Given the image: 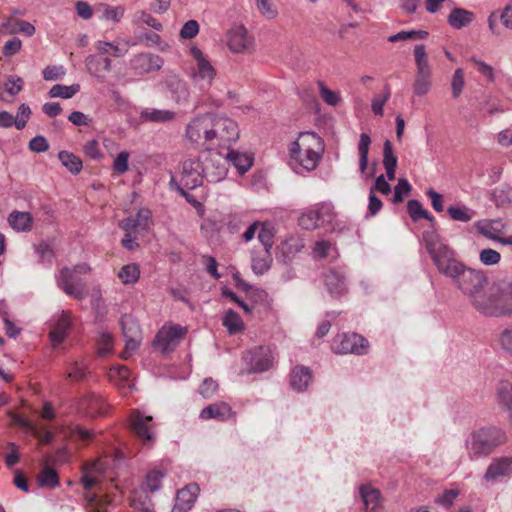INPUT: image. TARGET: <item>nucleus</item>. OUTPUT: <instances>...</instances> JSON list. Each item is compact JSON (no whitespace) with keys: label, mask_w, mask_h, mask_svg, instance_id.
<instances>
[{"label":"nucleus","mask_w":512,"mask_h":512,"mask_svg":"<svg viewBox=\"0 0 512 512\" xmlns=\"http://www.w3.org/2000/svg\"><path fill=\"white\" fill-rule=\"evenodd\" d=\"M423 241L438 271L457 287L470 267L459 261L455 252L434 231H425Z\"/></svg>","instance_id":"obj_1"},{"label":"nucleus","mask_w":512,"mask_h":512,"mask_svg":"<svg viewBox=\"0 0 512 512\" xmlns=\"http://www.w3.org/2000/svg\"><path fill=\"white\" fill-rule=\"evenodd\" d=\"M325 147L321 137L314 132H301L289 147L290 164L296 172L313 171L319 164Z\"/></svg>","instance_id":"obj_2"},{"label":"nucleus","mask_w":512,"mask_h":512,"mask_svg":"<svg viewBox=\"0 0 512 512\" xmlns=\"http://www.w3.org/2000/svg\"><path fill=\"white\" fill-rule=\"evenodd\" d=\"M470 303L485 316L500 317L512 314V308L503 302L501 289L496 285L481 289Z\"/></svg>","instance_id":"obj_3"},{"label":"nucleus","mask_w":512,"mask_h":512,"mask_svg":"<svg viewBox=\"0 0 512 512\" xmlns=\"http://www.w3.org/2000/svg\"><path fill=\"white\" fill-rule=\"evenodd\" d=\"M506 441V432L501 428L484 427L473 433L470 449L476 455H488Z\"/></svg>","instance_id":"obj_4"},{"label":"nucleus","mask_w":512,"mask_h":512,"mask_svg":"<svg viewBox=\"0 0 512 512\" xmlns=\"http://www.w3.org/2000/svg\"><path fill=\"white\" fill-rule=\"evenodd\" d=\"M122 459L123 457L116 453L112 455H106L92 463L86 464L83 467V475L81 478L84 489L91 490L96 484L100 482V478L105 473V471L108 469L117 468Z\"/></svg>","instance_id":"obj_5"},{"label":"nucleus","mask_w":512,"mask_h":512,"mask_svg":"<svg viewBox=\"0 0 512 512\" xmlns=\"http://www.w3.org/2000/svg\"><path fill=\"white\" fill-rule=\"evenodd\" d=\"M414 56L416 64V75L413 82V92L416 96H425L429 93L432 86V70L428 62L427 53L424 45L414 47Z\"/></svg>","instance_id":"obj_6"},{"label":"nucleus","mask_w":512,"mask_h":512,"mask_svg":"<svg viewBox=\"0 0 512 512\" xmlns=\"http://www.w3.org/2000/svg\"><path fill=\"white\" fill-rule=\"evenodd\" d=\"M239 138V129L235 121L227 117L212 114L211 148L215 145H226Z\"/></svg>","instance_id":"obj_7"},{"label":"nucleus","mask_w":512,"mask_h":512,"mask_svg":"<svg viewBox=\"0 0 512 512\" xmlns=\"http://www.w3.org/2000/svg\"><path fill=\"white\" fill-rule=\"evenodd\" d=\"M212 114L195 117L186 127V139L192 144L211 149Z\"/></svg>","instance_id":"obj_8"},{"label":"nucleus","mask_w":512,"mask_h":512,"mask_svg":"<svg viewBox=\"0 0 512 512\" xmlns=\"http://www.w3.org/2000/svg\"><path fill=\"white\" fill-rule=\"evenodd\" d=\"M120 326L125 338V349L120 356L127 360L139 348L142 341V332L137 320L129 314L121 317Z\"/></svg>","instance_id":"obj_9"},{"label":"nucleus","mask_w":512,"mask_h":512,"mask_svg":"<svg viewBox=\"0 0 512 512\" xmlns=\"http://www.w3.org/2000/svg\"><path fill=\"white\" fill-rule=\"evenodd\" d=\"M202 169L205 178L209 182H219L223 180L228 172V159L220 152H209L202 162Z\"/></svg>","instance_id":"obj_10"},{"label":"nucleus","mask_w":512,"mask_h":512,"mask_svg":"<svg viewBox=\"0 0 512 512\" xmlns=\"http://www.w3.org/2000/svg\"><path fill=\"white\" fill-rule=\"evenodd\" d=\"M57 283L67 295L75 299H83L87 295L86 283L82 278L75 275L70 268L61 269L57 277Z\"/></svg>","instance_id":"obj_11"},{"label":"nucleus","mask_w":512,"mask_h":512,"mask_svg":"<svg viewBox=\"0 0 512 512\" xmlns=\"http://www.w3.org/2000/svg\"><path fill=\"white\" fill-rule=\"evenodd\" d=\"M187 329L180 325L174 324L163 326L154 339V346L159 348L162 353L171 352L179 341L185 336Z\"/></svg>","instance_id":"obj_12"},{"label":"nucleus","mask_w":512,"mask_h":512,"mask_svg":"<svg viewBox=\"0 0 512 512\" xmlns=\"http://www.w3.org/2000/svg\"><path fill=\"white\" fill-rule=\"evenodd\" d=\"M333 349L339 354L363 355L367 353L368 341L357 333H345L335 339Z\"/></svg>","instance_id":"obj_13"},{"label":"nucleus","mask_w":512,"mask_h":512,"mask_svg":"<svg viewBox=\"0 0 512 512\" xmlns=\"http://www.w3.org/2000/svg\"><path fill=\"white\" fill-rule=\"evenodd\" d=\"M204 172L202 162L198 159H187L182 163L180 187L188 190L195 189L202 185Z\"/></svg>","instance_id":"obj_14"},{"label":"nucleus","mask_w":512,"mask_h":512,"mask_svg":"<svg viewBox=\"0 0 512 512\" xmlns=\"http://www.w3.org/2000/svg\"><path fill=\"white\" fill-rule=\"evenodd\" d=\"M486 285L487 277L484 272L469 268L462 277L457 289L471 300L481 289L486 287Z\"/></svg>","instance_id":"obj_15"},{"label":"nucleus","mask_w":512,"mask_h":512,"mask_svg":"<svg viewBox=\"0 0 512 512\" xmlns=\"http://www.w3.org/2000/svg\"><path fill=\"white\" fill-rule=\"evenodd\" d=\"M245 360L250 366L249 373H257L268 370L272 366L274 357L270 347L260 346L253 351H249Z\"/></svg>","instance_id":"obj_16"},{"label":"nucleus","mask_w":512,"mask_h":512,"mask_svg":"<svg viewBox=\"0 0 512 512\" xmlns=\"http://www.w3.org/2000/svg\"><path fill=\"white\" fill-rule=\"evenodd\" d=\"M512 476V457L502 456L494 458L489 464L485 474L484 480L489 483H495L503 478Z\"/></svg>","instance_id":"obj_17"},{"label":"nucleus","mask_w":512,"mask_h":512,"mask_svg":"<svg viewBox=\"0 0 512 512\" xmlns=\"http://www.w3.org/2000/svg\"><path fill=\"white\" fill-rule=\"evenodd\" d=\"M151 420V416H145L139 411H134L130 416L133 432L143 442V444L149 446L154 443V433L152 431V426L149 424Z\"/></svg>","instance_id":"obj_18"},{"label":"nucleus","mask_w":512,"mask_h":512,"mask_svg":"<svg viewBox=\"0 0 512 512\" xmlns=\"http://www.w3.org/2000/svg\"><path fill=\"white\" fill-rule=\"evenodd\" d=\"M163 64L164 61L159 55L150 53L137 54L130 61L131 68L139 75L160 70Z\"/></svg>","instance_id":"obj_19"},{"label":"nucleus","mask_w":512,"mask_h":512,"mask_svg":"<svg viewBox=\"0 0 512 512\" xmlns=\"http://www.w3.org/2000/svg\"><path fill=\"white\" fill-rule=\"evenodd\" d=\"M190 53L197 62V70L193 74L194 80H203L210 85L215 77V70L213 66L198 47H192L190 49Z\"/></svg>","instance_id":"obj_20"},{"label":"nucleus","mask_w":512,"mask_h":512,"mask_svg":"<svg viewBox=\"0 0 512 512\" xmlns=\"http://www.w3.org/2000/svg\"><path fill=\"white\" fill-rule=\"evenodd\" d=\"M253 43V39L248 35L243 25H238L229 31L228 46L231 51L241 53L247 51Z\"/></svg>","instance_id":"obj_21"},{"label":"nucleus","mask_w":512,"mask_h":512,"mask_svg":"<svg viewBox=\"0 0 512 512\" xmlns=\"http://www.w3.org/2000/svg\"><path fill=\"white\" fill-rule=\"evenodd\" d=\"M199 490L200 489L197 484H189L185 488L179 490L172 512H187L190 510L196 500Z\"/></svg>","instance_id":"obj_22"},{"label":"nucleus","mask_w":512,"mask_h":512,"mask_svg":"<svg viewBox=\"0 0 512 512\" xmlns=\"http://www.w3.org/2000/svg\"><path fill=\"white\" fill-rule=\"evenodd\" d=\"M165 87L171 93V97L178 104H185L188 102L190 92L186 82L176 75H171L164 80Z\"/></svg>","instance_id":"obj_23"},{"label":"nucleus","mask_w":512,"mask_h":512,"mask_svg":"<svg viewBox=\"0 0 512 512\" xmlns=\"http://www.w3.org/2000/svg\"><path fill=\"white\" fill-rule=\"evenodd\" d=\"M498 406L507 413V420L512 424V383L501 381L496 388Z\"/></svg>","instance_id":"obj_24"},{"label":"nucleus","mask_w":512,"mask_h":512,"mask_svg":"<svg viewBox=\"0 0 512 512\" xmlns=\"http://www.w3.org/2000/svg\"><path fill=\"white\" fill-rule=\"evenodd\" d=\"M151 211L149 209H140L135 217H128L121 221V228L125 231H144L150 225Z\"/></svg>","instance_id":"obj_25"},{"label":"nucleus","mask_w":512,"mask_h":512,"mask_svg":"<svg viewBox=\"0 0 512 512\" xmlns=\"http://www.w3.org/2000/svg\"><path fill=\"white\" fill-rule=\"evenodd\" d=\"M70 326V314L63 311L56 319L55 323L53 324V329L49 334L53 346H57L65 340Z\"/></svg>","instance_id":"obj_26"},{"label":"nucleus","mask_w":512,"mask_h":512,"mask_svg":"<svg viewBox=\"0 0 512 512\" xmlns=\"http://www.w3.org/2000/svg\"><path fill=\"white\" fill-rule=\"evenodd\" d=\"M370 145H371L370 136L366 133L360 134V139L358 142L359 170L365 178L374 177V175H375V169L368 171V163H369L368 156H369Z\"/></svg>","instance_id":"obj_27"},{"label":"nucleus","mask_w":512,"mask_h":512,"mask_svg":"<svg viewBox=\"0 0 512 512\" xmlns=\"http://www.w3.org/2000/svg\"><path fill=\"white\" fill-rule=\"evenodd\" d=\"M325 285L329 293L339 297L346 292L345 276L336 270H329L324 277Z\"/></svg>","instance_id":"obj_28"},{"label":"nucleus","mask_w":512,"mask_h":512,"mask_svg":"<svg viewBox=\"0 0 512 512\" xmlns=\"http://www.w3.org/2000/svg\"><path fill=\"white\" fill-rule=\"evenodd\" d=\"M80 408L84 410L89 416L95 417L104 414L105 403L104 400L94 393L86 394L79 403Z\"/></svg>","instance_id":"obj_29"},{"label":"nucleus","mask_w":512,"mask_h":512,"mask_svg":"<svg viewBox=\"0 0 512 512\" xmlns=\"http://www.w3.org/2000/svg\"><path fill=\"white\" fill-rule=\"evenodd\" d=\"M360 495L364 503L365 512H378L381 507V496L379 490L370 485L360 487Z\"/></svg>","instance_id":"obj_30"},{"label":"nucleus","mask_w":512,"mask_h":512,"mask_svg":"<svg viewBox=\"0 0 512 512\" xmlns=\"http://www.w3.org/2000/svg\"><path fill=\"white\" fill-rule=\"evenodd\" d=\"M311 379V370L308 367L296 366L290 375V385L294 390L302 392L308 387Z\"/></svg>","instance_id":"obj_31"},{"label":"nucleus","mask_w":512,"mask_h":512,"mask_svg":"<svg viewBox=\"0 0 512 512\" xmlns=\"http://www.w3.org/2000/svg\"><path fill=\"white\" fill-rule=\"evenodd\" d=\"M230 413V406L224 402H220L210 404L207 407H205L200 413V418L205 420L218 419L222 421L228 418Z\"/></svg>","instance_id":"obj_32"},{"label":"nucleus","mask_w":512,"mask_h":512,"mask_svg":"<svg viewBox=\"0 0 512 512\" xmlns=\"http://www.w3.org/2000/svg\"><path fill=\"white\" fill-rule=\"evenodd\" d=\"M474 14L463 8H454L448 15L447 22L454 29H462L472 23Z\"/></svg>","instance_id":"obj_33"},{"label":"nucleus","mask_w":512,"mask_h":512,"mask_svg":"<svg viewBox=\"0 0 512 512\" xmlns=\"http://www.w3.org/2000/svg\"><path fill=\"white\" fill-rule=\"evenodd\" d=\"M383 166L386 170L387 178L393 181L396 177L397 157L389 140H386L383 145Z\"/></svg>","instance_id":"obj_34"},{"label":"nucleus","mask_w":512,"mask_h":512,"mask_svg":"<svg viewBox=\"0 0 512 512\" xmlns=\"http://www.w3.org/2000/svg\"><path fill=\"white\" fill-rule=\"evenodd\" d=\"M85 65L88 71L96 77H102V73L111 70V60L109 58H99L94 55L86 57Z\"/></svg>","instance_id":"obj_35"},{"label":"nucleus","mask_w":512,"mask_h":512,"mask_svg":"<svg viewBox=\"0 0 512 512\" xmlns=\"http://www.w3.org/2000/svg\"><path fill=\"white\" fill-rule=\"evenodd\" d=\"M32 216L29 212L13 211L8 217L9 225L16 231L31 229Z\"/></svg>","instance_id":"obj_36"},{"label":"nucleus","mask_w":512,"mask_h":512,"mask_svg":"<svg viewBox=\"0 0 512 512\" xmlns=\"http://www.w3.org/2000/svg\"><path fill=\"white\" fill-rule=\"evenodd\" d=\"M226 158L228 159V164L231 162L240 174H244L248 171L253 164V158L250 155L234 150L227 153Z\"/></svg>","instance_id":"obj_37"},{"label":"nucleus","mask_w":512,"mask_h":512,"mask_svg":"<svg viewBox=\"0 0 512 512\" xmlns=\"http://www.w3.org/2000/svg\"><path fill=\"white\" fill-rule=\"evenodd\" d=\"M175 117V113L170 110H162V109H144L140 113V118L144 121L150 122H169L173 120Z\"/></svg>","instance_id":"obj_38"},{"label":"nucleus","mask_w":512,"mask_h":512,"mask_svg":"<svg viewBox=\"0 0 512 512\" xmlns=\"http://www.w3.org/2000/svg\"><path fill=\"white\" fill-rule=\"evenodd\" d=\"M223 326L228 330L229 334H237L244 330V323L240 315L232 309H229L223 319Z\"/></svg>","instance_id":"obj_39"},{"label":"nucleus","mask_w":512,"mask_h":512,"mask_svg":"<svg viewBox=\"0 0 512 512\" xmlns=\"http://www.w3.org/2000/svg\"><path fill=\"white\" fill-rule=\"evenodd\" d=\"M58 158L63 166H65L72 174H78L82 170L81 159L68 151H60Z\"/></svg>","instance_id":"obj_40"},{"label":"nucleus","mask_w":512,"mask_h":512,"mask_svg":"<svg viewBox=\"0 0 512 512\" xmlns=\"http://www.w3.org/2000/svg\"><path fill=\"white\" fill-rule=\"evenodd\" d=\"M407 210L413 221H418L421 218L427 219L431 223L435 218L429 214L418 200H410L407 204Z\"/></svg>","instance_id":"obj_41"},{"label":"nucleus","mask_w":512,"mask_h":512,"mask_svg":"<svg viewBox=\"0 0 512 512\" xmlns=\"http://www.w3.org/2000/svg\"><path fill=\"white\" fill-rule=\"evenodd\" d=\"M503 225L499 220H493L483 223L479 226V232L488 239L497 241L502 233Z\"/></svg>","instance_id":"obj_42"},{"label":"nucleus","mask_w":512,"mask_h":512,"mask_svg":"<svg viewBox=\"0 0 512 512\" xmlns=\"http://www.w3.org/2000/svg\"><path fill=\"white\" fill-rule=\"evenodd\" d=\"M447 213L454 221L469 222L475 215V212L466 206H450Z\"/></svg>","instance_id":"obj_43"},{"label":"nucleus","mask_w":512,"mask_h":512,"mask_svg":"<svg viewBox=\"0 0 512 512\" xmlns=\"http://www.w3.org/2000/svg\"><path fill=\"white\" fill-rule=\"evenodd\" d=\"M79 89V84H73L71 86L56 84L50 89L49 95L52 98L60 97L63 99H69L72 98L79 91Z\"/></svg>","instance_id":"obj_44"},{"label":"nucleus","mask_w":512,"mask_h":512,"mask_svg":"<svg viewBox=\"0 0 512 512\" xmlns=\"http://www.w3.org/2000/svg\"><path fill=\"white\" fill-rule=\"evenodd\" d=\"M428 37V32L425 30H410L400 31L391 35L388 38L390 42L406 41V40H423Z\"/></svg>","instance_id":"obj_45"},{"label":"nucleus","mask_w":512,"mask_h":512,"mask_svg":"<svg viewBox=\"0 0 512 512\" xmlns=\"http://www.w3.org/2000/svg\"><path fill=\"white\" fill-rule=\"evenodd\" d=\"M7 27L11 33H21L28 37L35 33V27L25 20L12 19L7 23Z\"/></svg>","instance_id":"obj_46"},{"label":"nucleus","mask_w":512,"mask_h":512,"mask_svg":"<svg viewBox=\"0 0 512 512\" xmlns=\"http://www.w3.org/2000/svg\"><path fill=\"white\" fill-rule=\"evenodd\" d=\"M261 230L258 233V240L264 246L265 253L268 254L273 246L274 228L269 223L261 224Z\"/></svg>","instance_id":"obj_47"},{"label":"nucleus","mask_w":512,"mask_h":512,"mask_svg":"<svg viewBox=\"0 0 512 512\" xmlns=\"http://www.w3.org/2000/svg\"><path fill=\"white\" fill-rule=\"evenodd\" d=\"M124 284L134 283L139 279L140 271L136 264H127L118 273Z\"/></svg>","instance_id":"obj_48"},{"label":"nucleus","mask_w":512,"mask_h":512,"mask_svg":"<svg viewBox=\"0 0 512 512\" xmlns=\"http://www.w3.org/2000/svg\"><path fill=\"white\" fill-rule=\"evenodd\" d=\"M299 225L305 230H315L321 227L316 210H309L299 218Z\"/></svg>","instance_id":"obj_49"},{"label":"nucleus","mask_w":512,"mask_h":512,"mask_svg":"<svg viewBox=\"0 0 512 512\" xmlns=\"http://www.w3.org/2000/svg\"><path fill=\"white\" fill-rule=\"evenodd\" d=\"M58 481L56 471L48 466H45L38 476L39 485L42 487H55L58 484Z\"/></svg>","instance_id":"obj_50"},{"label":"nucleus","mask_w":512,"mask_h":512,"mask_svg":"<svg viewBox=\"0 0 512 512\" xmlns=\"http://www.w3.org/2000/svg\"><path fill=\"white\" fill-rule=\"evenodd\" d=\"M113 337L110 333L102 332L97 338V352L99 356H106L112 351Z\"/></svg>","instance_id":"obj_51"},{"label":"nucleus","mask_w":512,"mask_h":512,"mask_svg":"<svg viewBox=\"0 0 512 512\" xmlns=\"http://www.w3.org/2000/svg\"><path fill=\"white\" fill-rule=\"evenodd\" d=\"M464 71L462 68H457L451 79V90L453 98L457 99L464 88Z\"/></svg>","instance_id":"obj_52"},{"label":"nucleus","mask_w":512,"mask_h":512,"mask_svg":"<svg viewBox=\"0 0 512 512\" xmlns=\"http://www.w3.org/2000/svg\"><path fill=\"white\" fill-rule=\"evenodd\" d=\"M165 476L164 473L158 470L149 472L146 476L145 486L150 492H156L161 487V479Z\"/></svg>","instance_id":"obj_53"},{"label":"nucleus","mask_w":512,"mask_h":512,"mask_svg":"<svg viewBox=\"0 0 512 512\" xmlns=\"http://www.w3.org/2000/svg\"><path fill=\"white\" fill-rule=\"evenodd\" d=\"M316 210L318 214V219L321 226H325L326 224H330L333 222L335 213L333 207L328 204L320 205Z\"/></svg>","instance_id":"obj_54"},{"label":"nucleus","mask_w":512,"mask_h":512,"mask_svg":"<svg viewBox=\"0 0 512 512\" xmlns=\"http://www.w3.org/2000/svg\"><path fill=\"white\" fill-rule=\"evenodd\" d=\"M318 86L320 95L325 103L331 106H335L339 103L340 97L336 92L330 90L323 82H318Z\"/></svg>","instance_id":"obj_55"},{"label":"nucleus","mask_w":512,"mask_h":512,"mask_svg":"<svg viewBox=\"0 0 512 512\" xmlns=\"http://www.w3.org/2000/svg\"><path fill=\"white\" fill-rule=\"evenodd\" d=\"M271 263L270 252L265 253L264 257H254L252 259V269L256 274L262 275L269 270Z\"/></svg>","instance_id":"obj_56"},{"label":"nucleus","mask_w":512,"mask_h":512,"mask_svg":"<svg viewBox=\"0 0 512 512\" xmlns=\"http://www.w3.org/2000/svg\"><path fill=\"white\" fill-rule=\"evenodd\" d=\"M304 247L302 240L296 238H290L282 243L281 250L284 254L294 255L301 251Z\"/></svg>","instance_id":"obj_57"},{"label":"nucleus","mask_w":512,"mask_h":512,"mask_svg":"<svg viewBox=\"0 0 512 512\" xmlns=\"http://www.w3.org/2000/svg\"><path fill=\"white\" fill-rule=\"evenodd\" d=\"M31 115L30 107L26 104H21L18 108L17 115L15 117V127L18 130L23 129Z\"/></svg>","instance_id":"obj_58"},{"label":"nucleus","mask_w":512,"mask_h":512,"mask_svg":"<svg viewBox=\"0 0 512 512\" xmlns=\"http://www.w3.org/2000/svg\"><path fill=\"white\" fill-rule=\"evenodd\" d=\"M199 33V24L196 20L187 21L180 30L182 39H192Z\"/></svg>","instance_id":"obj_59"},{"label":"nucleus","mask_w":512,"mask_h":512,"mask_svg":"<svg viewBox=\"0 0 512 512\" xmlns=\"http://www.w3.org/2000/svg\"><path fill=\"white\" fill-rule=\"evenodd\" d=\"M479 258L484 265H495L499 263L501 256L496 250L488 248L480 252Z\"/></svg>","instance_id":"obj_60"},{"label":"nucleus","mask_w":512,"mask_h":512,"mask_svg":"<svg viewBox=\"0 0 512 512\" xmlns=\"http://www.w3.org/2000/svg\"><path fill=\"white\" fill-rule=\"evenodd\" d=\"M411 191V185L405 178H400L397 185L394 187V203H400L403 201V193H409Z\"/></svg>","instance_id":"obj_61"},{"label":"nucleus","mask_w":512,"mask_h":512,"mask_svg":"<svg viewBox=\"0 0 512 512\" xmlns=\"http://www.w3.org/2000/svg\"><path fill=\"white\" fill-rule=\"evenodd\" d=\"M135 21L137 23L146 24L157 31L162 30V24L157 19L153 18L150 14H148L146 12H143V11L138 12L136 14Z\"/></svg>","instance_id":"obj_62"},{"label":"nucleus","mask_w":512,"mask_h":512,"mask_svg":"<svg viewBox=\"0 0 512 512\" xmlns=\"http://www.w3.org/2000/svg\"><path fill=\"white\" fill-rule=\"evenodd\" d=\"M129 153L126 151L120 152L114 160L113 169L118 174H123L128 170Z\"/></svg>","instance_id":"obj_63"},{"label":"nucleus","mask_w":512,"mask_h":512,"mask_svg":"<svg viewBox=\"0 0 512 512\" xmlns=\"http://www.w3.org/2000/svg\"><path fill=\"white\" fill-rule=\"evenodd\" d=\"M96 48L102 53H109L115 57L123 56L126 51H121L120 48L110 42L98 41Z\"/></svg>","instance_id":"obj_64"}]
</instances>
